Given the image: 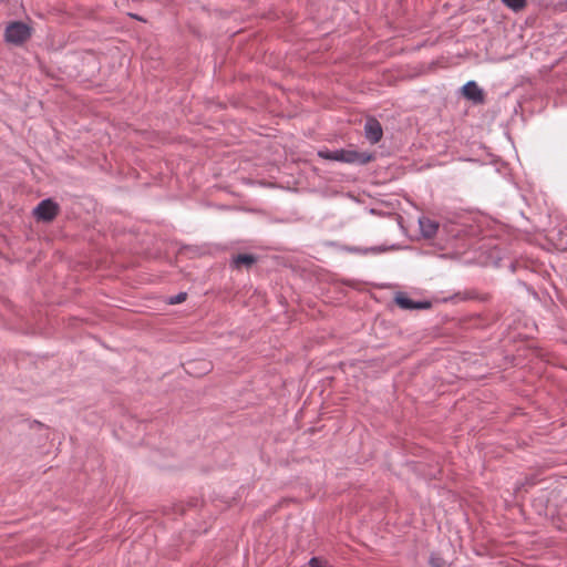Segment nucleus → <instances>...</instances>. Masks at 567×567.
<instances>
[{"mask_svg":"<svg viewBox=\"0 0 567 567\" xmlns=\"http://www.w3.org/2000/svg\"><path fill=\"white\" fill-rule=\"evenodd\" d=\"M32 29L20 21L11 22L7 25L4 38L6 41L16 45H21L30 39Z\"/></svg>","mask_w":567,"mask_h":567,"instance_id":"obj_1","label":"nucleus"},{"mask_svg":"<svg viewBox=\"0 0 567 567\" xmlns=\"http://www.w3.org/2000/svg\"><path fill=\"white\" fill-rule=\"evenodd\" d=\"M363 135L370 144L379 143L383 136L381 123L372 116L367 117L363 125Z\"/></svg>","mask_w":567,"mask_h":567,"instance_id":"obj_2","label":"nucleus"},{"mask_svg":"<svg viewBox=\"0 0 567 567\" xmlns=\"http://www.w3.org/2000/svg\"><path fill=\"white\" fill-rule=\"evenodd\" d=\"M58 213L59 206L52 199H44L34 208V216L43 221L53 220Z\"/></svg>","mask_w":567,"mask_h":567,"instance_id":"obj_3","label":"nucleus"},{"mask_svg":"<svg viewBox=\"0 0 567 567\" xmlns=\"http://www.w3.org/2000/svg\"><path fill=\"white\" fill-rule=\"evenodd\" d=\"M462 94L473 104H483L485 101L484 91L478 86L475 81H468L461 87Z\"/></svg>","mask_w":567,"mask_h":567,"instance_id":"obj_4","label":"nucleus"},{"mask_svg":"<svg viewBox=\"0 0 567 567\" xmlns=\"http://www.w3.org/2000/svg\"><path fill=\"white\" fill-rule=\"evenodd\" d=\"M395 303L404 310H421L431 308V302L427 300L414 301L403 292H398L394 297Z\"/></svg>","mask_w":567,"mask_h":567,"instance_id":"obj_5","label":"nucleus"},{"mask_svg":"<svg viewBox=\"0 0 567 567\" xmlns=\"http://www.w3.org/2000/svg\"><path fill=\"white\" fill-rule=\"evenodd\" d=\"M419 225L422 236L427 239L433 238L440 231V224L427 217H421Z\"/></svg>","mask_w":567,"mask_h":567,"instance_id":"obj_6","label":"nucleus"},{"mask_svg":"<svg viewBox=\"0 0 567 567\" xmlns=\"http://www.w3.org/2000/svg\"><path fill=\"white\" fill-rule=\"evenodd\" d=\"M319 156L326 159H334L340 162L351 163L354 161V153L351 151L338 150V151H321Z\"/></svg>","mask_w":567,"mask_h":567,"instance_id":"obj_7","label":"nucleus"},{"mask_svg":"<svg viewBox=\"0 0 567 567\" xmlns=\"http://www.w3.org/2000/svg\"><path fill=\"white\" fill-rule=\"evenodd\" d=\"M257 258L251 254H239L233 258L231 265L236 269L247 268L249 269Z\"/></svg>","mask_w":567,"mask_h":567,"instance_id":"obj_8","label":"nucleus"},{"mask_svg":"<svg viewBox=\"0 0 567 567\" xmlns=\"http://www.w3.org/2000/svg\"><path fill=\"white\" fill-rule=\"evenodd\" d=\"M507 8L514 12L522 11L527 6V0H501Z\"/></svg>","mask_w":567,"mask_h":567,"instance_id":"obj_9","label":"nucleus"},{"mask_svg":"<svg viewBox=\"0 0 567 567\" xmlns=\"http://www.w3.org/2000/svg\"><path fill=\"white\" fill-rule=\"evenodd\" d=\"M386 249L388 248H385L383 246H372V247H364V248L357 247V254H360V255H369V254L378 255V254H381V252L385 251Z\"/></svg>","mask_w":567,"mask_h":567,"instance_id":"obj_10","label":"nucleus"},{"mask_svg":"<svg viewBox=\"0 0 567 567\" xmlns=\"http://www.w3.org/2000/svg\"><path fill=\"white\" fill-rule=\"evenodd\" d=\"M374 153L369 152H358L357 151V164H367L374 158Z\"/></svg>","mask_w":567,"mask_h":567,"instance_id":"obj_11","label":"nucleus"},{"mask_svg":"<svg viewBox=\"0 0 567 567\" xmlns=\"http://www.w3.org/2000/svg\"><path fill=\"white\" fill-rule=\"evenodd\" d=\"M430 566L431 567H445V561L442 558L432 555L430 557Z\"/></svg>","mask_w":567,"mask_h":567,"instance_id":"obj_12","label":"nucleus"},{"mask_svg":"<svg viewBox=\"0 0 567 567\" xmlns=\"http://www.w3.org/2000/svg\"><path fill=\"white\" fill-rule=\"evenodd\" d=\"M309 565L311 567H329L326 560H322L321 558L318 557L311 558Z\"/></svg>","mask_w":567,"mask_h":567,"instance_id":"obj_13","label":"nucleus"},{"mask_svg":"<svg viewBox=\"0 0 567 567\" xmlns=\"http://www.w3.org/2000/svg\"><path fill=\"white\" fill-rule=\"evenodd\" d=\"M186 293L185 292H181L178 293L177 296L173 297L171 300H169V303L171 305H177V303H182L186 300Z\"/></svg>","mask_w":567,"mask_h":567,"instance_id":"obj_14","label":"nucleus"},{"mask_svg":"<svg viewBox=\"0 0 567 567\" xmlns=\"http://www.w3.org/2000/svg\"><path fill=\"white\" fill-rule=\"evenodd\" d=\"M442 230L446 234H450V230H449V226L447 225H443L442 226Z\"/></svg>","mask_w":567,"mask_h":567,"instance_id":"obj_15","label":"nucleus"},{"mask_svg":"<svg viewBox=\"0 0 567 567\" xmlns=\"http://www.w3.org/2000/svg\"><path fill=\"white\" fill-rule=\"evenodd\" d=\"M370 214H377V210L374 208L369 210Z\"/></svg>","mask_w":567,"mask_h":567,"instance_id":"obj_16","label":"nucleus"}]
</instances>
